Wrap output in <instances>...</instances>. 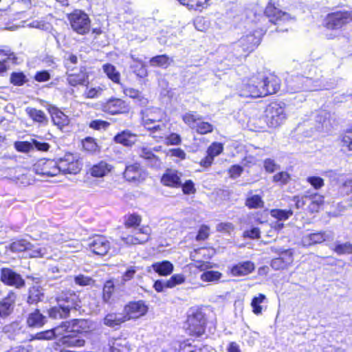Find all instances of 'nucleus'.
Wrapping results in <instances>:
<instances>
[{
    "instance_id": "nucleus-1",
    "label": "nucleus",
    "mask_w": 352,
    "mask_h": 352,
    "mask_svg": "<svg viewBox=\"0 0 352 352\" xmlns=\"http://www.w3.org/2000/svg\"><path fill=\"white\" fill-rule=\"evenodd\" d=\"M142 114L144 126L153 133H157L154 137L162 138L167 135L169 128L168 124L162 120L164 114L160 109L157 108L147 109L142 111Z\"/></svg>"
},
{
    "instance_id": "nucleus-2",
    "label": "nucleus",
    "mask_w": 352,
    "mask_h": 352,
    "mask_svg": "<svg viewBox=\"0 0 352 352\" xmlns=\"http://www.w3.org/2000/svg\"><path fill=\"white\" fill-rule=\"evenodd\" d=\"M317 68L311 66L308 76L298 75L292 76L287 80V91L291 93L300 91H312L322 89L320 80L318 78H314L312 72L316 73Z\"/></svg>"
},
{
    "instance_id": "nucleus-3",
    "label": "nucleus",
    "mask_w": 352,
    "mask_h": 352,
    "mask_svg": "<svg viewBox=\"0 0 352 352\" xmlns=\"http://www.w3.org/2000/svg\"><path fill=\"white\" fill-rule=\"evenodd\" d=\"M92 322L85 319H73L63 322L60 325L55 327V333L58 336L63 335H74V333H82L92 329Z\"/></svg>"
},
{
    "instance_id": "nucleus-4",
    "label": "nucleus",
    "mask_w": 352,
    "mask_h": 352,
    "mask_svg": "<svg viewBox=\"0 0 352 352\" xmlns=\"http://www.w3.org/2000/svg\"><path fill=\"white\" fill-rule=\"evenodd\" d=\"M287 118L284 103L271 102L265 109V121L270 127H277Z\"/></svg>"
},
{
    "instance_id": "nucleus-5",
    "label": "nucleus",
    "mask_w": 352,
    "mask_h": 352,
    "mask_svg": "<svg viewBox=\"0 0 352 352\" xmlns=\"http://www.w3.org/2000/svg\"><path fill=\"white\" fill-rule=\"evenodd\" d=\"M68 20L72 30L79 34H85L89 32L90 29V19L84 12L76 10L68 14Z\"/></svg>"
},
{
    "instance_id": "nucleus-6",
    "label": "nucleus",
    "mask_w": 352,
    "mask_h": 352,
    "mask_svg": "<svg viewBox=\"0 0 352 352\" xmlns=\"http://www.w3.org/2000/svg\"><path fill=\"white\" fill-rule=\"evenodd\" d=\"M10 250L12 252L28 251L29 256L34 258L44 257L48 254L47 248L46 247H35L25 239L13 241L10 244Z\"/></svg>"
},
{
    "instance_id": "nucleus-7",
    "label": "nucleus",
    "mask_w": 352,
    "mask_h": 352,
    "mask_svg": "<svg viewBox=\"0 0 352 352\" xmlns=\"http://www.w3.org/2000/svg\"><path fill=\"white\" fill-rule=\"evenodd\" d=\"M261 87V75L253 76L243 83L239 89V95L243 97H263Z\"/></svg>"
},
{
    "instance_id": "nucleus-8",
    "label": "nucleus",
    "mask_w": 352,
    "mask_h": 352,
    "mask_svg": "<svg viewBox=\"0 0 352 352\" xmlns=\"http://www.w3.org/2000/svg\"><path fill=\"white\" fill-rule=\"evenodd\" d=\"M206 319L201 311H196L188 316L186 329L190 335L200 336L205 331Z\"/></svg>"
},
{
    "instance_id": "nucleus-9",
    "label": "nucleus",
    "mask_w": 352,
    "mask_h": 352,
    "mask_svg": "<svg viewBox=\"0 0 352 352\" xmlns=\"http://www.w3.org/2000/svg\"><path fill=\"white\" fill-rule=\"evenodd\" d=\"M352 21V11H340L330 13L326 19V27L338 30Z\"/></svg>"
},
{
    "instance_id": "nucleus-10",
    "label": "nucleus",
    "mask_w": 352,
    "mask_h": 352,
    "mask_svg": "<svg viewBox=\"0 0 352 352\" xmlns=\"http://www.w3.org/2000/svg\"><path fill=\"white\" fill-rule=\"evenodd\" d=\"M60 173L63 174H76L81 169V164L76 155L72 153H66L63 157L57 161Z\"/></svg>"
},
{
    "instance_id": "nucleus-11",
    "label": "nucleus",
    "mask_w": 352,
    "mask_h": 352,
    "mask_svg": "<svg viewBox=\"0 0 352 352\" xmlns=\"http://www.w3.org/2000/svg\"><path fill=\"white\" fill-rule=\"evenodd\" d=\"M1 281L6 285L20 289L25 286V281L21 275L8 267H3L0 273Z\"/></svg>"
},
{
    "instance_id": "nucleus-12",
    "label": "nucleus",
    "mask_w": 352,
    "mask_h": 352,
    "mask_svg": "<svg viewBox=\"0 0 352 352\" xmlns=\"http://www.w3.org/2000/svg\"><path fill=\"white\" fill-rule=\"evenodd\" d=\"M151 230L148 226L135 228L133 234L121 236L122 241L126 245L143 244L150 239Z\"/></svg>"
},
{
    "instance_id": "nucleus-13",
    "label": "nucleus",
    "mask_w": 352,
    "mask_h": 352,
    "mask_svg": "<svg viewBox=\"0 0 352 352\" xmlns=\"http://www.w3.org/2000/svg\"><path fill=\"white\" fill-rule=\"evenodd\" d=\"M333 238L334 234L331 231H320L308 233L302 236L301 244L304 247H309L316 244L322 243L325 241H332Z\"/></svg>"
},
{
    "instance_id": "nucleus-14",
    "label": "nucleus",
    "mask_w": 352,
    "mask_h": 352,
    "mask_svg": "<svg viewBox=\"0 0 352 352\" xmlns=\"http://www.w3.org/2000/svg\"><path fill=\"white\" fill-rule=\"evenodd\" d=\"M33 168L36 174L48 177L60 173L57 161L53 160H41L34 164Z\"/></svg>"
},
{
    "instance_id": "nucleus-15",
    "label": "nucleus",
    "mask_w": 352,
    "mask_h": 352,
    "mask_svg": "<svg viewBox=\"0 0 352 352\" xmlns=\"http://www.w3.org/2000/svg\"><path fill=\"white\" fill-rule=\"evenodd\" d=\"M88 246L96 254L104 256L111 249V242L104 236L97 235L89 239Z\"/></svg>"
},
{
    "instance_id": "nucleus-16",
    "label": "nucleus",
    "mask_w": 352,
    "mask_h": 352,
    "mask_svg": "<svg viewBox=\"0 0 352 352\" xmlns=\"http://www.w3.org/2000/svg\"><path fill=\"white\" fill-rule=\"evenodd\" d=\"M56 301L60 306L66 308L69 312L72 309L77 310L80 307L78 296L71 291L62 292L56 298Z\"/></svg>"
},
{
    "instance_id": "nucleus-17",
    "label": "nucleus",
    "mask_w": 352,
    "mask_h": 352,
    "mask_svg": "<svg viewBox=\"0 0 352 352\" xmlns=\"http://www.w3.org/2000/svg\"><path fill=\"white\" fill-rule=\"evenodd\" d=\"M124 316L127 320L131 318H138L146 314L148 307L142 300L131 302L124 307Z\"/></svg>"
},
{
    "instance_id": "nucleus-18",
    "label": "nucleus",
    "mask_w": 352,
    "mask_h": 352,
    "mask_svg": "<svg viewBox=\"0 0 352 352\" xmlns=\"http://www.w3.org/2000/svg\"><path fill=\"white\" fill-rule=\"evenodd\" d=\"M73 71L67 72V82L72 87L82 85L87 87L89 84V74L85 67H81L78 73Z\"/></svg>"
},
{
    "instance_id": "nucleus-19",
    "label": "nucleus",
    "mask_w": 352,
    "mask_h": 352,
    "mask_svg": "<svg viewBox=\"0 0 352 352\" xmlns=\"http://www.w3.org/2000/svg\"><path fill=\"white\" fill-rule=\"evenodd\" d=\"M16 300V293L10 291L7 296L0 300V318H6L13 312Z\"/></svg>"
},
{
    "instance_id": "nucleus-20",
    "label": "nucleus",
    "mask_w": 352,
    "mask_h": 352,
    "mask_svg": "<svg viewBox=\"0 0 352 352\" xmlns=\"http://www.w3.org/2000/svg\"><path fill=\"white\" fill-rule=\"evenodd\" d=\"M265 15L269 18L270 21L274 24H278L282 21H287L290 17L289 14L282 12L278 8H276L272 2H269L265 10Z\"/></svg>"
},
{
    "instance_id": "nucleus-21",
    "label": "nucleus",
    "mask_w": 352,
    "mask_h": 352,
    "mask_svg": "<svg viewBox=\"0 0 352 352\" xmlns=\"http://www.w3.org/2000/svg\"><path fill=\"white\" fill-rule=\"evenodd\" d=\"M137 152L140 157L145 160L148 166L155 168H160L161 160L153 153L151 148L146 146H141L138 148Z\"/></svg>"
},
{
    "instance_id": "nucleus-22",
    "label": "nucleus",
    "mask_w": 352,
    "mask_h": 352,
    "mask_svg": "<svg viewBox=\"0 0 352 352\" xmlns=\"http://www.w3.org/2000/svg\"><path fill=\"white\" fill-rule=\"evenodd\" d=\"M182 175L175 169H167L161 178V182L166 186L179 188L182 186Z\"/></svg>"
},
{
    "instance_id": "nucleus-23",
    "label": "nucleus",
    "mask_w": 352,
    "mask_h": 352,
    "mask_svg": "<svg viewBox=\"0 0 352 352\" xmlns=\"http://www.w3.org/2000/svg\"><path fill=\"white\" fill-rule=\"evenodd\" d=\"M261 80L262 81V96H266L270 94L276 93L280 89V84L278 80L274 77H265L261 75Z\"/></svg>"
},
{
    "instance_id": "nucleus-24",
    "label": "nucleus",
    "mask_w": 352,
    "mask_h": 352,
    "mask_svg": "<svg viewBox=\"0 0 352 352\" xmlns=\"http://www.w3.org/2000/svg\"><path fill=\"white\" fill-rule=\"evenodd\" d=\"M124 177L129 181L141 182L145 179L146 173L140 164L135 163L126 166Z\"/></svg>"
},
{
    "instance_id": "nucleus-25",
    "label": "nucleus",
    "mask_w": 352,
    "mask_h": 352,
    "mask_svg": "<svg viewBox=\"0 0 352 352\" xmlns=\"http://www.w3.org/2000/svg\"><path fill=\"white\" fill-rule=\"evenodd\" d=\"M25 111L33 122L38 124V126H44L48 124V118L43 111L35 107H27Z\"/></svg>"
},
{
    "instance_id": "nucleus-26",
    "label": "nucleus",
    "mask_w": 352,
    "mask_h": 352,
    "mask_svg": "<svg viewBox=\"0 0 352 352\" xmlns=\"http://www.w3.org/2000/svg\"><path fill=\"white\" fill-rule=\"evenodd\" d=\"M48 111L51 115L54 124L60 129L69 124V120L68 116L57 107L50 105L48 107Z\"/></svg>"
},
{
    "instance_id": "nucleus-27",
    "label": "nucleus",
    "mask_w": 352,
    "mask_h": 352,
    "mask_svg": "<svg viewBox=\"0 0 352 352\" xmlns=\"http://www.w3.org/2000/svg\"><path fill=\"white\" fill-rule=\"evenodd\" d=\"M80 333H74V335H63L58 340L57 344L67 347H80L85 345V341L80 336Z\"/></svg>"
},
{
    "instance_id": "nucleus-28",
    "label": "nucleus",
    "mask_w": 352,
    "mask_h": 352,
    "mask_svg": "<svg viewBox=\"0 0 352 352\" xmlns=\"http://www.w3.org/2000/svg\"><path fill=\"white\" fill-rule=\"evenodd\" d=\"M260 43V38L256 37L254 34H250L241 37L236 46L241 47L243 52L252 51Z\"/></svg>"
},
{
    "instance_id": "nucleus-29",
    "label": "nucleus",
    "mask_w": 352,
    "mask_h": 352,
    "mask_svg": "<svg viewBox=\"0 0 352 352\" xmlns=\"http://www.w3.org/2000/svg\"><path fill=\"white\" fill-rule=\"evenodd\" d=\"M102 109L104 111L113 115L120 113L124 111L125 103L121 99H110L103 105Z\"/></svg>"
},
{
    "instance_id": "nucleus-30",
    "label": "nucleus",
    "mask_w": 352,
    "mask_h": 352,
    "mask_svg": "<svg viewBox=\"0 0 352 352\" xmlns=\"http://www.w3.org/2000/svg\"><path fill=\"white\" fill-rule=\"evenodd\" d=\"M44 296L43 289L38 285H34L28 289L26 301L29 305H36L43 301Z\"/></svg>"
},
{
    "instance_id": "nucleus-31",
    "label": "nucleus",
    "mask_w": 352,
    "mask_h": 352,
    "mask_svg": "<svg viewBox=\"0 0 352 352\" xmlns=\"http://www.w3.org/2000/svg\"><path fill=\"white\" fill-rule=\"evenodd\" d=\"M255 269L254 263L244 261L234 265L231 269V273L234 276H246L252 273Z\"/></svg>"
},
{
    "instance_id": "nucleus-32",
    "label": "nucleus",
    "mask_w": 352,
    "mask_h": 352,
    "mask_svg": "<svg viewBox=\"0 0 352 352\" xmlns=\"http://www.w3.org/2000/svg\"><path fill=\"white\" fill-rule=\"evenodd\" d=\"M126 320L127 317L122 314L111 313L104 318L103 322L106 326L117 329Z\"/></svg>"
},
{
    "instance_id": "nucleus-33",
    "label": "nucleus",
    "mask_w": 352,
    "mask_h": 352,
    "mask_svg": "<svg viewBox=\"0 0 352 352\" xmlns=\"http://www.w3.org/2000/svg\"><path fill=\"white\" fill-rule=\"evenodd\" d=\"M47 317L38 309L30 313L27 318V324L30 327H41L47 322Z\"/></svg>"
},
{
    "instance_id": "nucleus-34",
    "label": "nucleus",
    "mask_w": 352,
    "mask_h": 352,
    "mask_svg": "<svg viewBox=\"0 0 352 352\" xmlns=\"http://www.w3.org/2000/svg\"><path fill=\"white\" fill-rule=\"evenodd\" d=\"M112 168L111 164L104 161H101L91 167L90 173L93 177H102L109 173Z\"/></svg>"
},
{
    "instance_id": "nucleus-35",
    "label": "nucleus",
    "mask_w": 352,
    "mask_h": 352,
    "mask_svg": "<svg viewBox=\"0 0 352 352\" xmlns=\"http://www.w3.org/2000/svg\"><path fill=\"white\" fill-rule=\"evenodd\" d=\"M117 143L122 144L126 146H132L136 142V135L129 131H124L114 137Z\"/></svg>"
},
{
    "instance_id": "nucleus-36",
    "label": "nucleus",
    "mask_w": 352,
    "mask_h": 352,
    "mask_svg": "<svg viewBox=\"0 0 352 352\" xmlns=\"http://www.w3.org/2000/svg\"><path fill=\"white\" fill-rule=\"evenodd\" d=\"M70 312L66 308L60 306L57 303L56 306H54L47 310L49 318L54 320L64 319L69 316Z\"/></svg>"
},
{
    "instance_id": "nucleus-37",
    "label": "nucleus",
    "mask_w": 352,
    "mask_h": 352,
    "mask_svg": "<svg viewBox=\"0 0 352 352\" xmlns=\"http://www.w3.org/2000/svg\"><path fill=\"white\" fill-rule=\"evenodd\" d=\"M153 270L161 276H167L173 270V264L168 261L157 262L152 265Z\"/></svg>"
},
{
    "instance_id": "nucleus-38",
    "label": "nucleus",
    "mask_w": 352,
    "mask_h": 352,
    "mask_svg": "<svg viewBox=\"0 0 352 352\" xmlns=\"http://www.w3.org/2000/svg\"><path fill=\"white\" fill-rule=\"evenodd\" d=\"M123 92L126 96L131 98L136 99L141 105H146L148 100L144 98L142 93L138 89L122 87Z\"/></svg>"
},
{
    "instance_id": "nucleus-39",
    "label": "nucleus",
    "mask_w": 352,
    "mask_h": 352,
    "mask_svg": "<svg viewBox=\"0 0 352 352\" xmlns=\"http://www.w3.org/2000/svg\"><path fill=\"white\" fill-rule=\"evenodd\" d=\"M22 329L23 327L20 322L14 321L10 324L5 325L2 329V331L6 334H8L10 338H14V336L22 332Z\"/></svg>"
},
{
    "instance_id": "nucleus-40",
    "label": "nucleus",
    "mask_w": 352,
    "mask_h": 352,
    "mask_svg": "<svg viewBox=\"0 0 352 352\" xmlns=\"http://www.w3.org/2000/svg\"><path fill=\"white\" fill-rule=\"evenodd\" d=\"M103 72L115 83H120V74L116 69V67L110 63H107L102 66Z\"/></svg>"
},
{
    "instance_id": "nucleus-41",
    "label": "nucleus",
    "mask_w": 352,
    "mask_h": 352,
    "mask_svg": "<svg viewBox=\"0 0 352 352\" xmlns=\"http://www.w3.org/2000/svg\"><path fill=\"white\" fill-rule=\"evenodd\" d=\"M182 120L191 129H195L198 121L201 120L202 118L195 111H189L182 116Z\"/></svg>"
},
{
    "instance_id": "nucleus-42",
    "label": "nucleus",
    "mask_w": 352,
    "mask_h": 352,
    "mask_svg": "<svg viewBox=\"0 0 352 352\" xmlns=\"http://www.w3.org/2000/svg\"><path fill=\"white\" fill-rule=\"evenodd\" d=\"M172 60L166 54L158 55L150 60V64L153 67H167L170 65Z\"/></svg>"
},
{
    "instance_id": "nucleus-43",
    "label": "nucleus",
    "mask_w": 352,
    "mask_h": 352,
    "mask_svg": "<svg viewBox=\"0 0 352 352\" xmlns=\"http://www.w3.org/2000/svg\"><path fill=\"white\" fill-rule=\"evenodd\" d=\"M245 206L249 208H261L264 207V201L261 196L254 195L249 196L245 199Z\"/></svg>"
},
{
    "instance_id": "nucleus-44",
    "label": "nucleus",
    "mask_w": 352,
    "mask_h": 352,
    "mask_svg": "<svg viewBox=\"0 0 352 352\" xmlns=\"http://www.w3.org/2000/svg\"><path fill=\"white\" fill-rule=\"evenodd\" d=\"M131 58L136 64L131 65V68L133 69L134 73L140 78H144L147 76V71L145 65L141 60L136 58L134 56L131 55Z\"/></svg>"
},
{
    "instance_id": "nucleus-45",
    "label": "nucleus",
    "mask_w": 352,
    "mask_h": 352,
    "mask_svg": "<svg viewBox=\"0 0 352 352\" xmlns=\"http://www.w3.org/2000/svg\"><path fill=\"white\" fill-rule=\"evenodd\" d=\"M82 145L83 149L90 153H95L100 150L95 140L91 137H87L82 140Z\"/></svg>"
},
{
    "instance_id": "nucleus-46",
    "label": "nucleus",
    "mask_w": 352,
    "mask_h": 352,
    "mask_svg": "<svg viewBox=\"0 0 352 352\" xmlns=\"http://www.w3.org/2000/svg\"><path fill=\"white\" fill-rule=\"evenodd\" d=\"M266 299V296L263 294H259L258 296L253 298L251 302V306L252 307V311L256 315H260L262 314V306L261 304Z\"/></svg>"
},
{
    "instance_id": "nucleus-47",
    "label": "nucleus",
    "mask_w": 352,
    "mask_h": 352,
    "mask_svg": "<svg viewBox=\"0 0 352 352\" xmlns=\"http://www.w3.org/2000/svg\"><path fill=\"white\" fill-rule=\"evenodd\" d=\"M222 277V274L218 271H206L201 274L200 279L204 282H217Z\"/></svg>"
},
{
    "instance_id": "nucleus-48",
    "label": "nucleus",
    "mask_w": 352,
    "mask_h": 352,
    "mask_svg": "<svg viewBox=\"0 0 352 352\" xmlns=\"http://www.w3.org/2000/svg\"><path fill=\"white\" fill-rule=\"evenodd\" d=\"M270 214L278 221H285L288 219L293 214V211L291 209H273L270 211Z\"/></svg>"
},
{
    "instance_id": "nucleus-49",
    "label": "nucleus",
    "mask_w": 352,
    "mask_h": 352,
    "mask_svg": "<svg viewBox=\"0 0 352 352\" xmlns=\"http://www.w3.org/2000/svg\"><path fill=\"white\" fill-rule=\"evenodd\" d=\"M333 250L338 255L352 254V244L350 242L336 243Z\"/></svg>"
},
{
    "instance_id": "nucleus-50",
    "label": "nucleus",
    "mask_w": 352,
    "mask_h": 352,
    "mask_svg": "<svg viewBox=\"0 0 352 352\" xmlns=\"http://www.w3.org/2000/svg\"><path fill=\"white\" fill-rule=\"evenodd\" d=\"M127 342L124 339L118 338L116 339L111 345V352H126L128 347L126 346Z\"/></svg>"
},
{
    "instance_id": "nucleus-51",
    "label": "nucleus",
    "mask_w": 352,
    "mask_h": 352,
    "mask_svg": "<svg viewBox=\"0 0 352 352\" xmlns=\"http://www.w3.org/2000/svg\"><path fill=\"white\" fill-rule=\"evenodd\" d=\"M196 131L199 134H206L213 131V126L208 122L198 121L195 126Z\"/></svg>"
},
{
    "instance_id": "nucleus-52",
    "label": "nucleus",
    "mask_w": 352,
    "mask_h": 352,
    "mask_svg": "<svg viewBox=\"0 0 352 352\" xmlns=\"http://www.w3.org/2000/svg\"><path fill=\"white\" fill-rule=\"evenodd\" d=\"M82 248L81 243L77 240H71L65 241V243L63 245L62 249L65 252H76L79 251Z\"/></svg>"
},
{
    "instance_id": "nucleus-53",
    "label": "nucleus",
    "mask_w": 352,
    "mask_h": 352,
    "mask_svg": "<svg viewBox=\"0 0 352 352\" xmlns=\"http://www.w3.org/2000/svg\"><path fill=\"white\" fill-rule=\"evenodd\" d=\"M57 336H57L56 333H55V328H54L50 330H47L45 331H41V332L37 333L36 334H35V336H34L33 338L36 339V340H51Z\"/></svg>"
},
{
    "instance_id": "nucleus-54",
    "label": "nucleus",
    "mask_w": 352,
    "mask_h": 352,
    "mask_svg": "<svg viewBox=\"0 0 352 352\" xmlns=\"http://www.w3.org/2000/svg\"><path fill=\"white\" fill-rule=\"evenodd\" d=\"M280 256L279 258L286 264L287 266H289L290 264L293 263V252L292 250H280Z\"/></svg>"
},
{
    "instance_id": "nucleus-55",
    "label": "nucleus",
    "mask_w": 352,
    "mask_h": 352,
    "mask_svg": "<svg viewBox=\"0 0 352 352\" xmlns=\"http://www.w3.org/2000/svg\"><path fill=\"white\" fill-rule=\"evenodd\" d=\"M114 290V284L111 280H107L103 287V299L108 302L111 298V294Z\"/></svg>"
},
{
    "instance_id": "nucleus-56",
    "label": "nucleus",
    "mask_w": 352,
    "mask_h": 352,
    "mask_svg": "<svg viewBox=\"0 0 352 352\" xmlns=\"http://www.w3.org/2000/svg\"><path fill=\"white\" fill-rule=\"evenodd\" d=\"M184 277L182 274H175L171 276V278L166 280V287L171 288L175 287L178 284H181L184 282Z\"/></svg>"
},
{
    "instance_id": "nucleus-57",
    "label": "nucleus",
    "mask_w": 352,
    "mask_h": 352,
    "mask_svg": "<svg viewBox=\"0 0 352 352\" xmlns=\"http://www.w3.org/2000/svg\"><path fill=\"white\" fill-rule=\"evenodd\" d=\"M141 222V217L138 214H130L125 220V226L132 228L138 226Z\"/></svg>"
},
{
    "instance_id": "nucleus-58",
    "label": "nucleus",
    "mask_w": 352,
    "mask_h": 352,
    "mask_svg": "<svg viewBox=\"0 0 352 352\" xmlns=\"http://www.w3.org/2000/svg\"><path fill=\"white\" fill-rule=\"evenodd\" d=\"M14 147L18 151L27 153L33 149V144L30 142H16Z\"/></svg>"
},
{
    "instance_id": "nucleus-59",
    "label": "nucleus",
    "mask_w": 352,
    "mask_h": 352,
    "mask_svg": "<svg viewBox=\"0 0 352 352\" xmlns=\"http://www.w3.org/2000/svg\"><path fill=\"white\" fill-rule=\"evenodd\" d=\"M182 4L186 5L191 8L203 7L208 0H178Z\"/></svg>"
},
{
    "instance_id": "nucleus-60",
    "label": "nucleus",
    "mask_w": 352,
    "mask_h": 352,
    "mask_svg": "<svg viewBox=\"0 0 352 352\" xmlns=\"http://www.w3.org/2000/svg\"><path fill=\"white\" fill-rule=\"evenodd\" d=\"M102 91V89L100 87H93L89 89L87 87V89L84 93V96L87 98H95L98 97Z\"/></svg>"
},
{
    "instance_id": "nucleus-61",
    "label": "nucleus",
    "mask_w": 352,
    "mask_h": 352,
    "mask_svg": "<svg viewBox=\"0 0 352 352\" xmlns=\"http://www.w3.org/2000/svg\"><path fill=\"white\" fill-rule=\"evenodd\" d=\"M324 203V197L319 195H315L311 197L310 208L312 211H318V208Z\"/></svg>"
},
{
    "instance_id": "nucleus-62",
    "label": "nucleus",
    "mask_w": 352,
    "mask_h": 352,
    "mask_svg": "<svg viewBox=\"0 0 352 352\" xmlns=\"http://www.w3.org/2000/svg\"><path fill=\"white\" fill-rule=\"evenodd\" d=\"M74 282L76 284L80 285V286H87L89 285L91 283H94V280L91 278L80 274L78 276H75L74 278Z\"/></svg>"
},
{
    "instance_id": "nucleus-63",
    "label": "nucleus",
    "mask_w": 352,
    "mask_h": 352,
    "mask_svg": "<svg viewBox=\"0 0 352 352\" xmlns=\"http://www.w3.org/2000/svg\"><path fill=\"white\" fill-rule=\"evenodd\" d=\"M290 179V176L287 172H280L273 176L274 182H279L281 184H286Z\"/></svg>"
},
{
    "instance_id": "nucleus-64",
    "label": "nucleus",
    "mask_w": 352,
    "mask_h": 352,
    "mask_svg": "<svg viewBox=\"0 0 352 352\" xmlns=\"http://www.w3.org/2000/svg\"><path fill=\"white\" fill-rule=\"evenodd\" d=\"M10 81L14 85H22L25 82V76L23 73H12Z\"/></svg>"
}]
</instances>
